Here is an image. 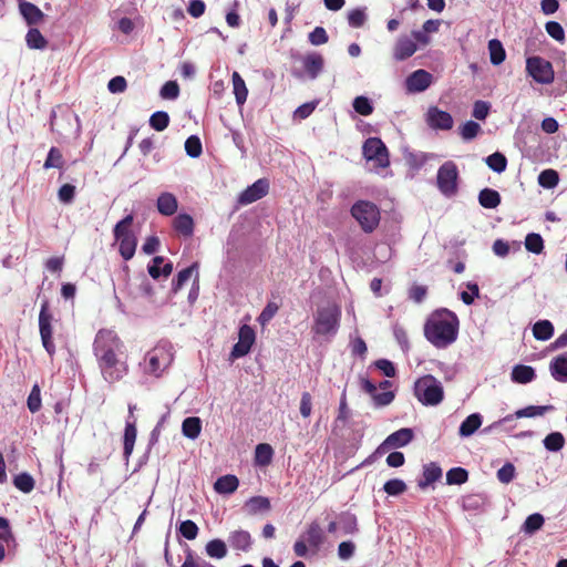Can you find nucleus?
<instances>
[{"instance_id": "5fc2aeb1", "label": "nucleus", "mask_w": 567, "mask_h": 567, "mask_svg": "<svg viewBox=\"0 0 567 567\" xmlns=\"http://www.w3.org/2000/svg\"><path fill=\"white\" fill-rule=\"evenodd\" d=\"M279 310V305L274 302V301H269L266 307L262 309L261 313L259 315V317L257 318L258 322L265 327L266 324H268L270 322V320L276 316V313L278 312Z\"/></svg>"}, {"instance_id": "a211bd4d", "label": "nucleus", "mask_w": 567, "mask_h": 567, "mask_svg": "<svg viewBox=\"0 0 567 567\" xmlns=\"http://www.w3.org/2000/svg\"><path fill=\"white\" fill-rule=\"evenodd\" d=\"M19 11L29 25L38 24L44 18V13L35 4L25 0L19 1Z\"/></svg>"}, {"instance_id": "37998d69", "label": "nucleus", "mask_w": 567, "mask_h": 567, "mask_svg": "<svg viewBox=\"0 0 567 567\" xmlns=\"http://www.w3.org/2000/svg\"><path fill=\"white\" fill-rule=\"evenodd\" d=\"M133 220H134V218H133V215H131V214L125 216L122 220H120L114 227V230H113L114 237L121 238V237L134 235V233L131 229Z\"/></svg>"}, {"instance_id": "7c9ffc66", "label": "nucleus", "mask_w": 567, "mask_h": 567, "mask_svg": "<svg viewBox=\"0 0 567 567\" xmlns=\"http://www.w3.org/2000/svg\"><path fill=\"white\" fill-rule=\"evenodd\" d=\"M182 432L186 437L190 440L197 439L202 432L200 419L197 416L186 417L182 423Z\"/></svg>"}, {"instance_id": "4468645a", "label": "nucleus", "mask_w": 567, "mask_h": 567, "mask_svg": "<svg viewBox=\"0 0 567 567\" xmlns=\"http://www.w3.org/2000/svg\"><path fill=\"white\" fill-rule=\"evenodd\" d=\"M432 80L433 76L430 72L420 69L406 78L405 85L410 92H423L431 85Z\"/></svg>"}, {"instance_id": "a19ab883", "label": "nucleus", "mask_w": 567, "mask_h": 567, "mask_svg": "<svg viewBox=\"0 0 567 567\" xmlns=\"http://www.w3.org/2000/svg\"><path fill=\"white\" fill-rule=\"evenodd\" d=\"M64 165V158L62 155V152L55 147L52 146L48 153V156L44 161L43 168L50 169V168H62Z\"/></svg>"}, {"instance_id": "1a4fd4ad", "label": "nucleus", "mask_w": 567, "mask_h": 567, "mask_svg": "<svg viewBox=\"0 0 567 567\" xmlns=\"http://www.w3.org/2000/svg\"><path fill=\"white\" fill-rule=\"evenodd\" d=\"M526 71L537 83L550 84L555 72L549 61L540 56H530L526 60Z\"/></svg>"}, {"instance_id": "c03bdc74", "label": "nucleus", "mask_w": 567, "mask_h": 567, "mask_svg": "<svg viewBox=\"0 0 567 567\" xmlns=\"http://www.w3.org/2000/svg\"><path fill=\"white\" fill-rule=\"evenodd\" d=\"M468 472L463 467H453L446 473V483L450 485H461L467 482Z\"/></svg>"}, {"instance_id": "603ef678", "label": "nucleus", "mask_w": 567, "mask_h": 567, "mask_svg": "<svg viewBox=\"0 0 567 567\" xmlns=\"http://www.w3.org/2000/svg\"><path fill=\"white\" fill-rule=\"evenodd\" d=\"M16 542L14 534L10 526V522L6 517L0 516V543H6L7 546Z\"/></svg>"}, {"instance_id": "2eb2a0df", "label": "nucleus", "mask_w": 567, "mask_h": 567, "mask_svg": "<svg viewBox=\"0 0 567 567\" xmlns=\"http://www.w3.org/2000/svg\"><path fill=\"white\" fill-rule=\"evenodd\" d=\"M413 439V431L408 427L400 429L390 434L380 445V450L402 447L409 444Z\"/></svg>"}, {"instance_id": "cd10ccee", "label": "nucleus", "mask_w": 567, "mask_h": 567, "mask_svg": "<svg viewBox=\"0 0 567 567\" xmlns=\"http://www.w3.org/2000/svg\"><path fill=\"white\" fill-rule=\"evenodd\" d=\"M482 425V416L478 413L468 415L460 425L458 434L467 437L474 434Z\"/></svg>"}, {"instance_id": "f257e3e1", "label": "nucleus", "mask_w": 567, "mask_h": 567, "mask_svg": "<svg viewBox=\"0 0 567 567\" xmlns=\"http://www.w3.org/2000/svg\"><path fill=\"white\" fill-rule=\"evenodd\" d=\"M93 352L106 382H118L127 374L128 365L122 359L124 343L115 331L100 330L93 342Z\"/></svg>"}, {"instance_id": "69168bd1", "label": "nucleus", "mask_w": 567, "mask_h": 567, "mask_svg": "<svg viewBox=\"0 0 567 567\" xmlns=\"http://www.w3.org/2000/svg\"><path fill=\"white\" fill-rule=\"evenodd\" d=\"M515 477V466L512 463L504 464L497 471V478L501 483L508 484Z\"/></svg>"}, {"instance_id": "0eeeda50", "label": "nucleus", "mask_w": 567, "mask_h": 567, "mask_svg": "<svg viewBox=\"0 0 567 567\" xmlns=\"http://www.w3.org/2000/svg\"><path fill=\"white\" fill-rule=\"evenodd\" d=\"M458 171L455 163L449 161L440 166L436 175V185L439 190L445 197H453L458 190Z\"/></svg>"}, {"instance_id": "473e14b6", "label": "nucleus", "mask_w": 567, "mask_h": 567, "mask_svg": "<svg viewBox=\"0 0 567 567\" xmlns=\"http://www.w3.org/2000/svg\"><path fill=\"white\" fill-rule=\"evenodd\" d=\"M554 334V326L549 320H539L533 326V336L536 340L547 341Z\"/></svg>"}, {"instance_id": "39448f33", "label": "nucleus", "mask_w": 567, "mask_h": 567, "mask_svg": "<svg viewBox=\"0 0 567 567\" xmlns=\"http://www.w3.org/2000/svg\"><path fill=\"white\" fill-rule=\"evenodd\" d=\"M341 309L334 303H329L317 309L312 332L318 336H334L339 329Z\"/></svg>"}, {"instance_id": "864d4df0", "label": "nucleus", "mask_w": 567, "mask_h": 567, "mask_svg": "<svg viewBox=\"0 0 567 567\" xmlns=\"http://www.w3.org/2000/svg\"><path fill=\"white\" fill-rule=\"evenodd\" d=\"M185 151L188 156L196 158L203 153L202 142L198 136L192 135L185 142Z\"/></svg>"}, {"instance_id": "9d476101", "label": "nucleus", "mask_w": 567, "mask_h": 567, "mask_svg": "<svg viewBox=\"0 0 567 567\" xmlns=\"http://www.w3.org/2000/svg\"><path fill=\"white\" fill-rule=\"evenodd\" d=\"M363 155L368 161H374L378 167L385 168L390 165L388 148L378 137H370L364 142Z\"/></svg>"}, {"instance_id": "72a5a7b5", "label": "nucleus", "mask_w": 567, "mask_h": 567, "mask_svg": "<svg viewBox=\"0 0 567 567\" xmlns=\"http://www.w3.org/2000/svg\"><path fill=\"white\" fill-rule=\"evenodd\" d=\"M25 43L29 49L43 50L48 47V40L42 35L39 29L31 28L25 34Z\"/></svg>"}, {"instance_id": "6ab92c4d", "label": "nucleus", "mask_w": 567, "mask_h": 567, "mask_svg": "<svg viewBox=\"0 0 567 567\" xmlns=\"http://www.w3.org/2000/svg\"><path fill=\"white\" fill-rule=\"evenodd\" d=\"M174 230L185 238H189L194 234V219L190 215L183 213L174 217L172 221Z\"/></svg>"}, {"instance_id": "6e6552de", "label": "nucleus", "mask_w": 567, "mask_h": 567, "mask_svg": "<svg viewBox=\"0 0 567 567\" xmlns=\"http://www.w3.org/2000/svg\"><path fill=\"white\" fill-rule=\"evenodd\" d=\"M52 320L53 316L49 311V302L48 300H44L41 305V310L39 313V331L42 346L51 358L55 353Z\"/></svg>"}, {"instance_id": "6e6d98bb", "label": "nucleus", "mask_w": 567, "mask_h": 567, "mask_svg": "<svg viewBox=\"0 0 567 567\" xmlns=\"http://www.w3.org/2000/svg\"><path fill=\"white\" fill-rule=\"evenodd\" d=\"M481 131L478 123L474 121H467L460 127V134L463 140L471 141L477 136Z\"/></svg>"}, {"instance_id": "9b49d317", "label": "nucleus", "mask_w": 567, "mask_h": 567, "mask_svg": "<svg viewBox=\"0 0 567 567\" xmlns=\"http://www.w3.org/2000/svg\"><path fill=\"white\" fill-rule=\"evenodd\" d=\"M255 340L256 333L254 329L248 324L241 326L238 332V342L233 347L230 358L238 359L248 354Z\"/></svg>"}, {"instance_id": "4be33fe9", "label": "nucleus", "mask_w": 567, "mask_h": 567, "mask_svg": "<svg viewBox=\"0 0 567 567\" xmlns=\"http://www.w3.org/2000/svg\"><path fill=\"white\" fill-rule=\"evenodd\" d=\"M549 370L556 381L567 382V352L554 358L550 361Z\"/></svg>"}, {"instance_id": "de8ad7c7", "label": "nucleus", "mask_w": 567, "mask_h": 567, "mask_svg": "<svg viewBox=\"0 0 567 567\" xmlns=\"http://www.w3.org/2000/svg\"><path fill=\"white\" fill-rule=\"evenodd\" d=\"M169 124V115L164 111H157L150 117V125L157 132H162L167 128Z\"/></svg>"}, {"instance_id": "a18cd8bd", "label": "nucleus", "mask_w": 567, "mask_h": 567, "mask_svg": "<svg viewBox=\"0 0 567 567\" xmlns=\"http://www.w3.org/2000/svg\"><path fill=\"white\" fill-rule=\"evenodd\" d=\"M559 182L558 173L555 169H544L538 175V184L544 188H554Z\"/></svg>"}, {"instance_id": "58836bf2", "label": "nucleus", "mask_w": 567, "mask_h": 567, "mask_svg": "<svg viewBox=\"0 0 567 567\" xmlns=\"http://www.w3.org/2000/svg\"><path fill=\"white\" fill-rule=\"evenodd\" d=\"M206 554L212 558L221 559L227 555V547L221 539H213L206 544Z\"/></svg>"}, {"instance_id": "393cba45", "label": "nucleus", "mask_w": 567, "mask_h": 567, "mask_svg": "<svg viewBox=\"0 0 567 567\" xmlns=\"http://www.w3.org/2000/svg\"><path fill=\"white\" fill-rule=\"evenodd\" d=\"M306 542L309 546L319 549L321 545L324 543V533L323 529L317 522H311L306 530Z\"/></svg>"}, {"instance_id": "5701e85b", "label": "nucleus", "mask_w": 567, "mask_h": 567, "mask_svg": "<svg viewBox=\"0 0 567 567\" xmlns=\"http://www.w3.org/2000/svg\"><path fill=\"white\" fill-rule=\"evenodd\" d=\"M245 509L249 515L267 513L271 509V503L266 496H252L245 503Z\"/></svg>"}, {"instance_id": "f704fd0d", "label": "nucleus", "mask_w": 567, "mask_h": 567, "mask_svg": "<svg viewBox=\"0 0 567 567\" xmlns=\"http://www.w3.org/2000/svg\"><path fill=\"white\" fill-rule=\"evenodd\" d=\"M274 456V450L271 445L267 443H259L255 450V463L259 466H268Z\"/></svg>"}, {"instance_id": "09e8293b", "label": "nucleus", "mask_w": 567, "mask_h": 567, "mask_svg": "<svg viewBox=\"0 0 567 567\" xmlns=\"http://www.w3.org/2000/svg\"><path fill=\"white\" fill-rule=\"evenodd\" d=\"M565 439L560 432H551L544 439V446L551 452H557L564 447Z\"/></svg>"}, {"instance_id": "bb28decb", "label": "nucleus", "mask_w": 567, "mask_h": 567, "mask_svg": "<svg viewBox=\"0 0 567 567\" xmlns=\"http://www.w3.org/2000/svg\"><path fill=\"white\" fill-rule=\"evenodd\" d=\"M228 542L233 548L246 551L250 548L251 537L246 530H235L229 535Z\"/></svg>"}, {"instance_id": "7ed1b4c3", "label": "nucleus", "mask_w": 567, "mask_h": 567, "mask_svg": "<svg viewBox=\"0 0 567 567\" xmlns=\"http://www.w3.org/2000/svg\"><path fill=\"white\" fill-rule=\"evenodd\" d=\"M173 361V347L167 342H159L145 353L141 367L145 374L158 379L169 369Z\"/></svg>"}, {"instance_id": "e2e57ef3", "label": "nucleus", "mask_w": 567, "mask_h": 567, "mask_svg": "<svg viewBox=\"0 0 567 567\" xmlns=\"http://www.w3.org/2000/svg\"><path fill=\"white\" fill-rule=\"evenodd\" d=\"M28 409L30 412L35 413L41 408V391L38 384H34L28 396Z\"/></svg>"}, {"instance_id": "c756f323", "label": "nucleus", "mask_w": 567, "mask_h": 567, "mask_svg": "<svg viewBox=\"0 0 567 567\" xmlns=\"http://www.w3.org/2000/svg\"><path fill=\"white\" fill-rule=\"evenodd\" d=\"M478 203L484 208H496L501 204V195L495 189L484 188L478 194Z\"/></svg>"}, {"instance_id": "bf43d9fd", "label": "nucleus", "mask_w": 567, "mask_h": 567, "mask_svg": "<svg viewBox=\"0 0 567 567\" xmlns=\"http://www.w3.org/2000/svg\"><path fill=\"white\" fill-rule=\"evenodd\" d=\"M383 489L386 494L396 496L406 491V484L402 480L393 478L385 482Z\"/></svg>"}, {"instance_id": "20e7f679", "label": "nucleus", "mask_w": 567, "mask_h": 567, "mask_svg": "<svg viewBox=\"0 0 567 567\" xmlns=\"http://www.w3.org/2000/svg\"><path fill=\"white\" fill-rule=\"evenodd\" d=\"M414 395L423 405L435 406L443 401L444 391L435 377L425 374L415 381Z\"/></svg>"}, {"instance_id": "f03ea898", "label": "nucleus", "mask_w": 567, "mask_h": 567, "mask_svg": "<svg viewBox=\"0 0 567 567\" xmlns=\"http://www.w3.org/2000/svg\"><path fill=\"white\" fill-rule=\"evenodd\" d=\"M458 319L447 309L435 311L424 324V336L436 348H446L458 334Z\"/></svg>"}, {"instance_id": "052dcab7", "label": "nucleus", "mask_w": 567, "mask_h": 567, "mask_svg": "<svg viewBox=\"0 0 567 567\" xmlns=\"http://www.w3.org/2000/svg\"><path fill=\"white\" fill-rule=\"evenodd\" d=\"M353 109L357 113L363 116H368L373 112V106L365 96H357L353 101Z\"/></svg>"}, {"instance_id": "412c9836", "label": "nucleus", "mask_w": 567, "mask_h": 567, "mask_svg": "<svg viewBox=\"0 0 567 567\" xmlns=\"http://www.w3.org/2000/svg\"><path fill=\"white\" fill-rule=\"evenodd\" d=\"M302 64L309 78L316 79L323 69L324 60L319 53H309L303 56Z\"/></svg>"}, {"instance_id": "aec40b11", "label": "nucleus", "mask_w": 567, "mask_h": 567, "mask_svg": "<svg viewBox=\"0 0 567 567\" xmlns=\"http://www.w3.org/2000/svg\"><path fill=\"white\" fill-rule=\"evenodd\" d=\"M156 207L163 216H173L177 212L178 202L174 194L164 192L158 196Z\"/></svg>"}, {"instance_id": "774afa93", "label": "nucleus", "mask_w": 567, "mask_h": 567, "mask_svg": "<svg viewBox=\"0 0 567 567\" xmlns=\"http://www.w3.org/2000/svg\"><path fill=\"white\" fill-rule=\"evenodd\" d=\"M309 41L313 45H321L328 42L329 38L327 31L322 27H316L313 31L309 33Z\"/></svg>"}, {"instance_id": "680f3d73", "label": "nucleus", "mask_w": 567, "mask_h": 567, "mask_svg": "<svg viewBox=\"0 0 567 567\" xmlns=\"http://www.w3.org/2000/svg\"><path fill=\"white\" fill-rule=\"evenodd\" d=\"M340 525L344 534H353L358 530L357 517L353 514H342Z\"/></svg>"}, {"instance_id": "dca6fc26", "label": "nucleus", "mask_w": 567, "mask_h": 567, "mask_svg": "<svg viewBox=\"0 0 567 567\" xmlns=\"http://www.w3.org/2000/svg\"><path fill=\"white\" fill-rule=\"evenodd\" d=\"M417 50L416 43L408 37H401L393 49V56L396 61H404L412 56Z\"/></svg>"}, {"instance_id": "8fccbe9b", "label": "nucleus", "mask_w": 567, "mask_h": 567, "mask_svg": "<svg viewBox=\"0 0 567 567\" xmlns=\"http://www.w3.org/2000/svg\"><path fill=\"white\" fill-rule=\"evenodd\" d=\"M487 166L496 173H502L506 169L507 158L499 152H495L486 158Z\"/></svg>"}, {"instance_id": "49530a36", "label": "nucleus", "mask_w": 567, "mask_h": 567, "mask_svg": "<svg viewBox=\"0 0 567 567\" xmlns=\"http://www.w3.org/2000/svg\"><path fill=\"white\" fill-rule=\"evenodd\" d=\"M442 476V470L440 466H437L434 463H431L424 467L423 471V477L424 482L420 483L421 487L427 486L429 484H432L440 480Z\"/></svg>"}, {"instance_id": "4c0bfd02", "label": "nucleus", "mask_w": 567, "mask_h": 567, "mask_svg": "<svg viewBox=\"0 0 567 567\" xmlns=\"http://www.w3.org/2000/svg\"><path fill=\"white\" fill-rule=\"evenodd\" d=\"M231 79L236 102L238 105H243L248 95L246 83L238 72H234Z\"/></svg>"}, {"instance_id": "3c124183", "label": "nucleus", "mask_w": 567, "mask_h": 567, "mask_svg": "<svg viewBox=\"0 0 567 567\" xmlns=\"http://www.w3.org/2000/svg\"><path fill=\"white\" fill-rule=\"evenodd\" d=\"M525 247L529 252L538 255L544 250V240L539 234L530 233L525 238Z\"/></svg>"}, {"instance_id": "79ce46f5", "label": "nucleus", "mask_w": 567, "mask_h": 567, "mask_svg": "<svg viewBox=\"0 0 567 567\" xmlns=\"http://www.w3.org/2000/svg\"><path fill=\"white\" fill-rule=\"evenodd\" d=\"M13 485L19 491L28 494L33 491L35 482L29 473H20L14 476Z\"/></svg>"}, {"instance_id": "ea45409f", "label": "nucleus", "mask_w": 567, "mask_h": 567, "mask_svg": "<svg viewBox=\"0 0 567 567\" xmlns=\"http://www.w3.org/2000/svg\"><path fill=\"white\" fill-rule=\"evenodd\" d=\"M545 523L544 516L539 513L529 515L522 526L525 534L532 535L539 530Z\"/></svg>"}, {"instance_id": "b1692460", "label": "nucleus", "mask_w": 567, "mask_h": 567, "mask_svg": "<svg viewBox=\"0 0 567 567\" xmlns=\"http://www.w3.org/2000/svg\"><path fill=\"white\" fill-rule=\"evenodd\" d=\"M239 486L237 476L227 474L217 478L214 484V489L218 494H233Z\"/></svg>"}, {"instance_id": "ddd939ff", "label": "nucleus", "mask_w": 567, "mask_h": 567, "mask_svg": "<svg viewBox=\"0 0 567 567\" xmlns=\"http://www.w3.org/2000/svg\"><path fill=\"white\" fill-rule=\"evenodd\" d=\"M426 122L434 130L449 131L453 127L454 121L452 115L440 110L437 106H431L426 113Z\"/></svg>"}, {"instance_id": "338daca9", "label": "nucleus", "mask_w": 567, "mask_h": 567, "mask_svg": "<svg viewBox=\"0 0 567 567\" xmlns=\"http://www.w3.org/2000/svg\"><path fill=\"white\" fill-rule=\"evenodd\" d=\"M179 94V86L175 81H167L161 89V96L167 100H175Z\"/></svg>"}, {"instance_id": "13d9d810", "label": "nucleus", "mask_w": 567, "mask_h": 567, "mask_svg": "<svg viewBox=\"0 0 567 567\" xmlns=\"http://www.w3.org/2000/svg\"><path fill=\"white\" fill-rule=\"evenodd\" d=\"M178 530L183 537L193 540L197 537L199 529L195 522L186 519L181 523Z\"/></svg>"}, {"instance_id": "c9c22d12", "label": "nucleus", "mask_w": 567, "mask_h": 567, "mask_svg": "<svg viewBox=\"0 0 567 567\" xmlns=\"http://www.w3.org/2000/svg\"><path fill=\"white\" fill-rule=\"evenodd\" d=\"M488 52L491 63L494 65L502 64L506 59V51L498 39H492L488 41Z\"/></svg>"}, {"instance_id": "4d7b16f0", "label": "nucleus", "mask_w": 567, "mask_h": 567, "mask_svg": "<svg viewBox=\"0 0 567 567\" xmlns=\"http://www.w3.org/2000/svg\"><path fill=\"white\" fill-rule=\"evenodd\" d=\"M75 194H76L75 186L66 183V184H63L59 188L58 198L62 204L69 205L74 200Z\"/></svg>"}, {"instance_id": "f3484780", "label": "nucleus", "mask_w": 567, "mask_h": 567, "mask_svg": "<svg viewBox=\"0 0 567 567\" xmlns=\"http://www.w3.org/2000/svg\"><path fill=\"white\" fill-rule=\"evenodd\" d=\"M553 409L550 405H529L524 409L517 410L514 414H508L499 420V424L513 421L515 417H535L544 415L546 411Z\"/></svg>"}, {"instance_id": "2f4dec72", "label": "nucleus", "mask_w": 567, "mask_h": 567, "mask_svg": "<svg viewBox=\"0 0 567 567\" xmlns=\"http://www.w3.org/2000/svg\"><path fill=\"white\" fill-rule=\"evenodd\" d=\"M194 271L198 272V262H193L189 267L181 270L172 281V292L177 293L190 279Z\"/></svg>"}, {"instance_id": "423d86ee", "label": "nucleus", "mask_w": 567, "mask_h": 567, "mask_svg": "<svg viewBox=\"0 0 567 567\" xmlns=\"http://www.w3.org/2000/svg\"><path fill=\"white\" fill-rule=\"evenodd\" d=\"M352 217L364 233H372L380 223L379 207L369 200H359L351 207Z\"/></svg>"}, {"instance_id": "c85d7f7f", "label": "nucleus", "mask_w": 567, "mask_h": 567, "mask_svg": "<svg viewBox=\"0 0 567 567\" xmlns=\"http://www.w3.org/2000/svg\"><path fill=\"white\" fill-rule=\"evenodd\" d=\"M120 241V255L124 260H130L134 257L137 246V238L135 235L115 238Z\"/></svg>"}, {"instance_id": "f8f14e48", "label": "nucleus", "mask_w": 567, "mask_h": 567, "mask_svg": "<svg viewBox=\"0 0 567 567\" xmlns=\"http://www.w3.org/2000/svg\"><path fill=\"white\" fill-rule=\"evenodd\" d=\"M269 192V182L266 178L257 179L252 185L248 186L238 196L240 205H249L265 197Z\"/></svg>"}, {"instance_id": "e433bc0d", "label": "nucleus", "mask_w": 567, "mask_h": 567, "mask_svg": "<svg viewBox=\"0 0 567 567\" xmlns=\"http://www.w3.org/2000/svg\"><path fill=\"white\" fill-rule=\"evenodd\" d=\"M136 426L134 422H126L124 430V457L128 460L131 456L136 440Z\"/></svg>"}, {"instance_id": "a878e982", "label": "nucleus", "mask_w": 567, "mask_h": 567, "mask_svg": "<svg viewBox=\"0 0 567 567\" xmlns=\"http://www.w3.org/2000/svg\"><path fill=\"white\" fill-rule=\"evenodd\" d=\"M511 377L515 383L526 384L536 378V373L530 365L517 364L513 368Z\"/></svg>"}, {"instance_id": "0e129e2a", "label": "nucleus", "mask_w": 567, "mask_h": 567, "mask_svg": "<svg viewBox=\"0 0 567 567\" xmlns=\"http://www.w3.org/2000/svg\"><path fill=\"white\" fill-rule=\"evenodd\" d=\"M545 29L547 33L556 41L560 43L565 41V31L559 22L549 21L546 23Z\"/></svg>"}]
</instances>
